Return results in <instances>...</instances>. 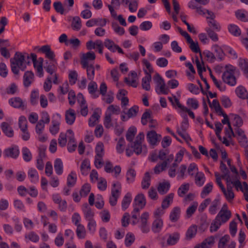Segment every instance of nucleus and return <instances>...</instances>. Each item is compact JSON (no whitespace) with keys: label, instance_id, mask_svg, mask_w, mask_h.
<instances>
[{"label":"nucleus","instance_id":"42","mask_svg":"<svg viewBox=\"0 0 248 248\" xmlns=\"http://www.w3.org/2000/svg\"><path fill=\"white\" fill-rule=\"evenodd\" d=\"M29 177L32 183H36L38 181V174L35 169H30L28 172Z\"/></svg>","mask_w":248,"mask_h":248},{"label":"nucleus","instance_id":"61","mask_svg":"<svg viewBox=\"0 0 248 248\" xmlns=\"http://www.w3.org/2000/svg\"><path fill=\"white\" fill-rule=\"evenodd\" d=\"M77 145L75 141V138H72L68 140V142L67 144V149L69 152H73L77 148Z\"/></svg>","mask_w":248,"mask_h":248},{"label":"nucleus","instance_id":"13","mask_svg":"<svg viewBox=\"0 0 248 248\" xmlns=\"http://www.w3.org/2000/svg\"><path fill=\"white\" fill-rule=\"evenodd\" d=\"M106 24V19L102 18H93L87 21L86 25L88 27H93L94 25H99L100 27L105 26Z\"/></svg>","mask_w":248,"mask_h":248},{"label":"nucleus","instance_id":"28","mask_svg":"<svg viewBox=\"0 0 248 248\" xmlns=\"http://www.w3.org/2000/svg\"><path fill=\"white\" fill-rule=\"evenodd\" d=\"M187 43L190 45L189 48L193 52L200 53V57L202 59V54L201 53L198 43L194 42L192 38L187 41Z\"/></svg>","mask_w":248,"mask_h":248},{"label":"nucleus","instance_id":"9","mask_svg":"<svg viewBox=\"0 0 248 248\" xmlns=\"http://www.w3.org/2000/svg\"><path fill=\"white\" fill-rule=\"evenodd\" d=\"M34 75L31 71H26L23 76V84L24 86L28 88L34 81Z\"/></svg>","mask_w":248,"mask_h":248},{"label":"nucleus","instance_id":"2","mask_svg":"<svg viewBox=\"0 0 248 248\" xmlns=\"http://www.w3.org/2000/svg\"><path fill=\"white\" fill-rule=\"evenodd\" d=\"M144 139V134L143 132H140L136 137V140L134 142H131L128 144V147H130L134 150V153L139 155L142 153L146 155L147 153V149L145 145H142V142Z\"/></svg>","mask_w":248,"mask_h":248},{"label":"nucleus","instance_id":"59","mask_svg":"<svg viewBox=\"0 0 248 248\" xmlns=\"http://www.w3.org/2000/svg\"><path fill=\"white\" fill-rule=\"evenodd\" d=\"M139 111V107L135 105L129 109L127 112L128 118L136 117Z\"/></svg>","mask_w":248,"mask_h":248},{"label":"nucleus","instance_id":"47","mask_svg":"<svg viewBox=\"0 0 248 248\" xmlns=\"http://www.w3.org/2000/svg\"><path fill=\"white\" fill-rule=\"evenodd\" d=\"M136 175L135 170L133 169H129L126 174V181L128 183H131L134 181Z\"/></svg>","mask_w":248,"mask_h":248},{"label":"nucleus","instance_id":"4","mask_svg":"<svg viewBox=\"0 0 248 248\" xmlns=\"http://www.w3.org/2000/svg\"><path fill=\"white\" fill-rule=\"evenodd\" d=\"M121 188V184L120 182H116L113 184L111 191V196L109 199V202L111 206H115L117 204Z\"/></svg>","mask_w":248,"mask_h":248},{"label":"nucleus","instance_id":"15","mask_svg":"<svg viewBox=\"0 0 248 248\" xmlns=\"http://www.w3.org/2000/svg\"><path fill=\"white\" fill-rule=\"evenodd\" d=\"M163 225V222L160 217L155 218L152 225V231L155 233L160 232Z\"/></svg>","mask_w":248,"mask_h":248},{"label":"nucleus","instance_id":"29","mask_svg":"<svg viewBox=\"0 0 248 248\" xmlns=\"http://www.w3.org/2000/svg\"><path fill=\"white\" fill-rule=\"evenodd\" d=\"M215 243V238L211 236L205 239L200 244L201 248H211Z\"/></svg>","mask_w":248,"mask_h":248},{"label":"nucleus","instance_id":"7","mask_svg":"<svg viewBox=\"0 0 248 248\" xmlns=\"http://www.w3.org/2000/svg\"><path fill=\"white\" fill-rule=\"evenodd\" d=\"M39 51L45 54L46 57L52 62H56L55 59V55L54 52L51 50L50 46L49 45H44L42 46L40 49H39Z\"/></svg>","mask_w":248,"mask_h":248},{"label":"nucleus","instance_id":"38","mask_svg":"<svg viewBox=\"0 0 248 248\" xmlns=\"http://www.w3.org/2000/svg\"><path fill=\"white\" fill-rule=\"evenodd\" d=\"M228 30L230 33L234 36H239L241 31L240 29L234 24H230L228 26Z\"/></svg>","mask_w":248,"mask_h":248},{"label":"nucleus","instance_id":"49","mask_svg":"<svg viewBox=\"0 0 248 248\" xmlns=\"http://www.w3.org/2000/svg\"><path fill=\"white\" fill-rule=\"evenodd\" d=\"M77 227L76 233L77 236L80 239L85 238L86 230L84 226L82 224H79Z\"/></svg>","mask_w":248,"mask_h":248},{"label":"nucleus","instance_id":"12","mask_svg":"<svg viewBox=\"0 0 248 248\" xmlns=\"http://www.w3.org/2000/svg\"><path fill=\"white\" fill-rule=\"evenodd\" d=\"M19 154V151L17 147L7 148L4 151V155L5 157H10L13 158H16Z\"/></svg>","mask_w":248,"mask_h":248},{"label":"nucleus","instance_id":"11","mask_svg":"<svg viewBox=\"0 0 248 248\" xmlns=\"http://www.w3.org/2000/svg\"><path fill=\"white\" fill-rule=\"evenodd\" d=\"M134 202L135 204V206H138V208L140 209H143L146 203L144 195L142 193L137 195L135 198Z\"/></svg>","mask_w":248,"mask_h":248},{"label":"nucleus","instance_id":"48","mask_svg":"<svg viewBox=\"0 0 248 248\" xmlns=\"http://www.w3.org/2000/svg\"><path fill=\"white\" fill-rule=\"evenodd\" d=\"M220 169L223 173L221 175L222 179L227 178V179H228V178L231 177L229 174V170L223 161H221L220 162Z\"/></svg>","mask_w":248,"mask_h":248},{"label":"nucleus","instance_id":"33","mask_svg":"<svg viewBox=\"0 0 248 248\" xmlns=\"http://www.w3.org/2000/svg\"><path fill=\"white\" fill-rule=\"evenodd\" d=\"M77 175L74 171H71L67 178V185L68 187H73L76 183Z\"/></svg>","mask_w":248,"mask_h":248},{"label":"nucleus","instance_id":"57","mask_svg":"<svg viewBox=\"0 0 248 248\" xmlns=\"http://www.w3.org/2000/svg\"><path fill=\"white\" fill-rule=\"evenodd\" d=\"M167 166V161H163L161 164H158L154 168V172L155 174H159L161 171L165 170Z\"/></svg>","mask_w":248,"mask_h":248},{"label":"nucleus","instance_id":"37","mask_svg":"<svg viewBox=\"0 0 248 248\" xmlns=\"http://www.w3.org/2000/svg\"><path fill=\"white\" fill-rule=\"evenodd\" d=\"M71 27L74 30L79 31L80 30L81 28V21L79 16H76L73 18Z\"/></svg>","mask_w":248,"mask_h":248},{"label":"nucleus","instance_id":"36","mask_svg":"<svg viewBox=\"0 0 248 248\" xmlns=\"http://www.w3.org/2000/svg\"><path fill=\"white\" fill-rule=\"evenodd\" d=\"M54 167L57 174L61 175L62 174L63 172V164L61 159L57 158L55 160Z\"/></svg>","mask_w":248,"mask_h":248},{"label":"nucleus","instance_id":"39","mask_svg":"<svg viewBox=\"0 0 248 248\" xmlns=\"http://www.w3.org/2000/svg\"><path fill=\"white\" fill-rule=\"evenodd\" d=\"M104 46L111 52H115L116 51L117 45H116L112 40L106 39L104 41Z\"/></svg>","mask_w":248,"mask_h":248},{"label":"nucleus","instance_id":"56","mask_svg":"<svg viewBox=\"0 0 248 248\" xmlns=\"http://www.w3.org/2000/svg\"><path fill=\"white\" fill-rule=\"evenodd\" d=\"M78 73L75 71H70L68 75L69 81L71 85H74L76 83L78 79Z\"/></svg>","mask_w":248,"mask_h":248},{"label":"nucleus","instance_id":"32","mask_svg":"<svg viewBox=\"0 0 248 248\" xmlns=\"http://www.w3.org/2000/svg\"><path fill=\"white\" fill-rule=\"evenodd\" d=\"M91 81L89 83L88 86V90L89 93L93 95L94 98H97L98 97V95L95 94V92L97 90V83L93 81V80H91Z\"/></svg>","mask_w":248,"mask_h":248},{"label":"nucleus","instance_id":"54","mask_svg":"<svg viewBox=\"0 0 248 248\" xmlns=\"http://www.w3.org/2000/svg\"><path fill=\"white\" fill-rule=\"evenodd\" d=\"M100 116L97 112L94 111L89 119V125L90 127L94 126L96 124V122L99 120Z\"/></svg>","mask_w":248,"mask_h":248},{"label":"nucleus","instance_id":"64","mask_svg":"<svg viewBox=\"0 0 248 248\" xmlns=\"http://www.w3.org/2000/svg\"><path fill=\"white\" fill-rule=\"evenodd\" d=\"M230 239V236L226 234L220 238L218 243V248H225V246Z\"/></svg>","mask_w":248,"mask_h":248},{"label":"nucleus","instance_id":"46","mask_svg":"<svg viewBox=\"0 0 248 248\" xmlns=\"http://www.w3.org/2000/svg\"><path fill=\"white\" fill-rule=\"evenodd\" d=\"M151 119V112L149 109H146L141 116V123L143 125H145L147 124L148 120L150 121Z\"/></svg>","mask_w":248,"mask_h":248},{"label":"nucleus","instance_id":"23","mask_svg":"<svg viewBox=\"0 0 248 248\" xmlns=\"http://www.w3.org/2000/svg\"><path fill=\"white\" fill-rule=\"evenodd\" d=\"M180 239V234L178 232H175L169 234L167 243L168 245L172 246L176 244Z\"/></svg>","mask_w":248,"mask_h":248},{"label":"nucleus","instance_id":"35","mask_svg":"<svg viewBox=\"0 0 248 248\" xmlns=\"http://www.w3.org/2000/svg\"><path fill=\"white\" fill-rule=\"evenodd\" d=\"M9 103L11 106L15 108H20L23 106V103L22 99L17 97L11 98L9 100Z\"/></svg>","mask_w":248,"mask_h":248},{"label":"nucleus","instance_id":"55","mask_svg":"<svg viewBox=\"0 0 248 248\" xmlns=\"http://www.w3.org/2000/svg\"><path fill=\"white\" fill-rule=\"evenodd\" d=\"M198 203L197 202H194L193 204L190 205L186 210V214L187 218L190 217L195 212L197 207Z\"/></svg>","mask_w":248,"mask_h":248},{"label":"nucleus","instance_id":"17","mask_svg":"<svg viewBox=\"0 0 248 248\" xmlns=\"http://www.w3.org/2000/svg\"><path fill=\"white\" fill-rule=\"evenodd\" d=\"M207 101L209 105V107L211 108H214L216 112L217 113L218 115L221 116V114L224 113L217 99H214L212 103H211L210 99L208 97H207Z\"/></svg>","mask_w":248,"mask_h":248},{"label":"nucleus","instance_id":"41","mask_svg":"<svg viewBox=\"0 0 248 248\" xmlns=\"http://www.w3.org/2000/svg\"><path fill=\"white\" fill-rule=\"evenodd\" d=\"M104 125L106 128L109 129L114 126L111 119V114L106 113L104 120Z\"/></svg>","mask_w":248,"mask_h":248},{"label":"nucleus","instance_id":"14","mask_svg":"<svg viewBox=\"0 0 248 248\" xmlns=\"http://www.w3.org/2000/svg\"><path fill=\"white\" fill-rule=\"evenodd\" d=\"M2 131L9 138L14 136V130L10 125L7 122H2L0 125Z\"/></svg>","mask_w":248,"mask_h":248},{"label":"nucleus","instance_id":"60","mask_svg":"<svg viewBox=\"0 0 248 248\" xmlns=\"http://www.w3.org/2000/svg\"><path fill=\"white\" fill-rule=\"evenodd\" d=\"M112 27L115 33L119 35H122L124 34V29L118 25L116 22L112 23Z\"/></svg>","mask_w":248,"mask_h":248},{"label":"nucleus","instance_id":"45","mask_svg":"<svg viewBox=\"0 0 248 248\" xmlns=\"http://www.w3.org/2000/svg\"><path fill=\"white\" fill-rule=\"evenodd\" d=\"M213 189V184L212 183H209L207 185H206L201 193V196L202 198H204L206 196H207L212 190Z\"/></svg>","mask_w":248,"mask_h":248},{"label":"nucleus","instance_id":"10","mask_svg":"<svg viewBox=\"0 0 248 248\" xmlns=\"http://www.w3.org/2000/svg\"><path fill=\"white\" fill-rule=\"evenodd\" d=\"M160 138L161 135H158L154 130L149 132L147 134V140L152 145H155Z\"/></svg>","mask_w":248,"mask_h":248},{"label":"nucleus","instance_id":"25","mask_svg":"<svg viewBox=\"0 0 248 248\" xmlns=\"http://www.w3.org/2000/svg\"><path fill=\"white\" fill-rule=\"evenodd\" d=\"M235 93L237 96L241 99H245L248 98V93L242 86H239L236 88Z\"/></svg>","mask_w":248,"mask_h":248},{"label":"nucleus","instance_id":"19","mask_svg":"<svg viewBox=\"0 0 248 248\" xmlns=\"http://www.w3.org/2000/svg\"><path fill=\"white\" fill-rule=\"evenodd\" d=\"M82 67L86 69L88 79L93 80L94 76V66L93 64H86V62H84Z\"/></svg>","mask_w":248,"mask_h":248},{"label":"nucleus","instance_id":"40","mask_svg":"<svg viewBox=\"0 0 248 248\" xmlns=\"http://www.w3.org/2000/svg\"><path fill=\"white\" fill-rule=\"evenodd\" d=\"M190 185L188 183H184L182 184L178 189V195L183 197L188 191Z\"/></svg>","mask_w":248,"mask_h":248},{"label":"nucleus","instance_id":"3","mask_svg":"<svg viewBox=\"0 0 248 248\" xmlns=\"http://www.w3.org/2000/svg\"><path fill=\"white\" fill-rule=\"evenodd\" d=\"M226 70L222 76L223 81L229 85L233 86L236 84V79L234 76V69L233 66H226Z\"/></svg>","mask_w":248,"mask_h":248},{"label":"nucleus","instance_id":"26","mask_svg":"<svg viewBox=\"0 0 248 248\" xmlns=\"http://www.w3.org/2000/svg\"><path fill=\"white\" fill-rule=\"evenodd\" d=\"M81 173L83 175H87L90 170V163L88 159H85L81 163L80 166Z\"/></svg>","mask_w":248,"mask_h":248},{"label":"nucleus","instance_id":"18","mask_svg":"<svg viewBox=\"0 0 248 248\" xmlns=\"http://www.w3.org/2000/svg\"><path fill=\"white\" fill-rule=\"evenodd\" d=\"M207 101L209 105V107L211 108H214L216 112L217 113L218 115L221 116V114L224 113L217 99H214L212 103H211L210 99L208 97H207Z\"/></svg>","mask_w":248,"mask_h":248},{"label":"nucleus","instance_id":"43","mask_svg":"<svg viewBox=\"0 0 248 248\" xmlns=\"http://www.w3.org/2000/svg\"><path fill=\"white\" fill-rule=\"evenodd\" d=\"M205 179L204 174L202 172H197L195 175V183L197 186H202Z\"/></svg>","mask_w":248,"mask_h":248},{"label":"nucleus","instance_id":"24","mask_svg":"<svg viewBox=\"0 0 248 248\" xmlns=\"http://www.w3.org/2000/svg\"><path fill=\"white\" fill-rule=\"evenodd\" d=\"M174 194L172 193L169 194L165 197L162 202L161 207L163 209L168 208L171 203L172 202Z\"/></svg>","mask_w":248,"mask_h":248},{"label":"nucleus","instance_id":"16","mask_svg":"<svg viewBox=\"0 0 248 248\" xmlns=\"http://www.w3.org/2000/svg\"><path fill=\"white\" fill-rule=\"evenodd\" d=\"M207 101L209 105V107L211 108H214L216 112L217 113L218 115L221 116V114L224 113L217 99H214L212 103H211L210 99L208 97H207Z\"/></svg>","mask_w":248,"mask_h":248},{"label":"nucleus","instance_id":"31","mask_svg":"<svg viewBox=\"0 0 248 248\" xmlns=\"http://www.w3.org/2000/svg\"><path fill=\"white\" fill-rule=\"evenodd\" d=\"M95 59V55L93 52H88L83 55L81 60V64L83 65L84 62H86V64H89L88 60H94Z\"/></svg>","mask_w":248,"mask_h":248},{"label":"nucleus","instance_id":"8","mask_svg":"<svg viewBox=\"0 0 248 248\" xmlns=\"http://www.w3.org/2000/svg\"><path fill=\"white\" fill-rule=\"evenodd\" d=\"M144 72L146 76L142 78L141 85L144 90L148 91H150L151 89L150 82L152 79V76L151 74L148 73L147 70H144Z\"/></svg>","mask_w":248,"mask_h":248},{"label":"nucleus","instance_id":"22","mask_svg":"<svg viewBox=\"0 0 248 248\" xmlns=\"http://www.w3.org/2000/svg\"><path fill=\"white\" fill-rule=\"evenodd\" d=\"M181 210L180 207L176 206L174 207L170 215V219L172 222H176L180 217Z\"/></svg>","mask_w":248,"mask_h":248},{"label":"nucleus","instance_id":"21","mask_svg":"<svg viewBox=\"0 0 248 248\" xmlns=\"http://www.w3.org/2000/svg\"><path fill=\"white\" fill-rule=\"evenodd\" d=\"M197 232V226L196 225L190 226L186 233V239L190 240L194 238Z\"/></svg>","mask_w":248,"mask_h":248},{"label":"nucleus","instance_id":"6","mask_svg":"<svg viewBox=\"0 0 248 248\" xmlns=\"http://www.w3.org/2000/svg\"><path fill=\"white\" fill-rule=\"evenodd\" d=\"M231 216L232 213L231 211L228 209H221L216 216L215 219L220 222L222 224L228 221L231 218Z\"/></svg>","mask_w":248,"mask_h":248},{"label":"nucleus","instance_id":"52","mask_svg":"<svg viewBox=\"0 0 248 248\" xmlns=\"http://www.w3.org/2000/svg\"><path fill=\"white\" fill-rule=\"evenodd\" d=\"M91 191V186L89 184H84L80 190V196L81 197H86Z\"/></svg>","mask_w":248,"mask_h":248},{"label":"nucleus","instance_id":"58","mask_svg":"<svg viewBox=\"0 0 248 248\" xmlns=\"http://www.w3.org/2000/svg\"><path fill=\"white\" fill-rule=\"evenodd\" d=\"M22 151L24 160L26 162L30 161L31 159L32 156L29 149L27 147H23Z\"/></svg>","mask_w":248,"mask_h":248},{"label":"nucleus","instance_id":"63","mask_svg":"<svg viewBox=\"0 0 248 248\" xmlns=\"http://www.w3.org/2000/svg\"><path fill=\"white\" fill-rule=\"evenodd\" d=\"M125 142L124 138H121L116 145V150L118 153L121 154L124 151V146L125 145Z\"/></svg>","mask_w":248,"mask_h":248},{"label":"nucleus","instance_id":"50","mask_svg":"<svg viewBox=\"0 0 248 248\" xmlns=\"http://www.w3.org/2000/svg\"><path fill=\"white\" fill-rule=\"evenodd\" d=\"M168 99L171 102L173 107L175 108L177 107L182 110V109L185 107L180 104L179 99L176 98L175 95H173V97H169Z\"/></svg>","mask_w":248,"mask_h":248},{"label":"nucleus","instance_id":"53","mask_svg":"<svg viewBox=\"0 0 248 248\" xmlns=\"http://www.w3.org/2000/svg\"><path fill=\"white\" fill-rule=\"evenodd\" d=\"M135 237L134 234L132 232H128L125 236V245L126 247L130 246L134 242Z\"/></svg>","mask_w":248,"mask_h":248},{"label":"nucleus","instance_id":"44","mask_svg":"<svg viewBox=\"0 0 248 248\" xmlns=\"http://www.w3.org/2000/svg\"><path fill=\"white\" fill-rule=\"evenodd\" d=\"M131 200V194L127 193L124 197L122 202V207L123 210H125L128 207Z\"/></svg>","mask_w":248,"mask_h":248},{"label":"nucleus","instance_id":"20","mask_svg":"<svg viewBox=\"0 0 248 248\" xmlns=\"http://www.w3.org/2000/svg\"><path fill=\"white\" fill-rule=\"evenodd\" d=\"M75 119L76 114L75 110L71 108L67 110L65 113V120L66 123L71 125L74 123Z\"/></svg>","mask_w":248,"mask_h":248},{"label":"nucleus","instance_id":"5","mask_svg":"<svg viewBox=\"0 0 248 248\" xmlns=\"http://www.w3.org/2000/svg\"><path fill=\"white\" fill-rule=\"evenodd\" d=\"M154 79L157 84V86H159L160 93H158L160 94L161 93L164 94H167L169 92V89L168 87H166L164 80L162 78L159 74L156 73L154 78Z\"/></svg>","mask_w":248,"mask_h":248},{"label":"nucleus","instance_id":"62","mask_svg":"<svg viewBox=\"0 0 248 248\" xmlns=\"http://www.w3.org/2000/svg\"><path fill=\"white\" fill-rule=\"evenodd\" d=\"M53 7L56 12L63 15L64 13V9L61 1H58L53 3Z\"/></svg>","mask_w":248,"mask_h":248},{"label":"nucleus","instance_id":"27","mask_svg":"<svg viewBox=\"0 0 248 248\" xmlns=\"http://www.w3.org/2000/svg\"><path fill=\"white\" fill-rule=\"evenodd\" d=\"M141 184L143 189H147L149 187L151 184V176L149 172H146L144 174Z\"/></svg>","mask_w":248,"mask_h":248},{"label":"nucleus","instance_id":"51","mask_svg":"<svg viewBox=\"0 0 248 248\" xmlns=\"http://www.w3.org/2000/svg\"><path fill=\"white\" fill-rule=\"evenodd\" d=\"M213 48L216 54V56L220 61H221L225 56V54L222 48L219 46L217 45H214L213 46Z\"/></svg>","mask_w":248,"mask_h":248},{"label":"nucleus","instance_id":"1","mask_svg":"<svg viewBox=\"0 0 248 248\" xmlns=\"http://www.w3.org/2000/svg\"><path fill=\"white\" fill-rule=\"evenodd\" d=\"M25 60V56L21 53L16 52L13 59H11V70L13 73L17 75L19 73V69L24 71L26 68V65L24 64Z\"/></svg>","mask_w":248,"mask_h":248},{"label":"nucleus","instance_id":"30","mask_svg":"<svg viewBox=\"0 0 248 248\" xmlns=\"http://www.w3.org/2000/svg\"><path fill=\"white\" fill-rule=\"evenodd\" d=\"M136 133L137 128L135 126L130 127L126 132V140L130 143L132 142Z\"/></svg>","mask_w":248,"mask_h":248},{"label":"nucleus","instance_id":"34","mask_svg":"<svg viewBox=\"0 0 248 248\" xmlns=\"http://www.w3.org/2000/svg\"><path fill=\"white\" fill-rule=\"evenodd\" d=\"M170 184L169 182H163L159 184L157 190L159 194L163 195L169 190Z\"/></svg>","mask_w":248,"mask_h":248}]
</instances>
